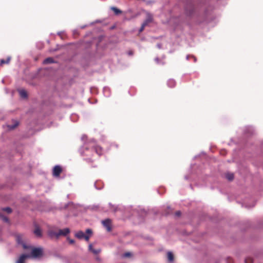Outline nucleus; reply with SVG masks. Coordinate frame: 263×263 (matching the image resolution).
<instances>
[{
    "label": "nucleus",
    "instance_id": "nucleus-1",
    "mask_svg": "<svg viewBox=\"0 0 263 263\" xmlns=\"http://www.w3.org/2000/svg\"><path fill=\"white\" fill-rule=\"evenodd\" d=\"M79 152L81 155L84 156H92L93 153L100 156L102 154V149L97 144L96 141L94 139H91L85 143L80 148Z\"/></svg>",
    "mask_w": 263,
    "mask_h": 263
},
{
    "label": "nucleus",
    "instance_id": "nucleus-2",
    "mask_svg": "<svg viewBox=\"0 0 263 263\" xmlns=\"http://www.w3.org/2000/svg\"><path fill=\"white\" fill-rule=\"evenodd\" d=\"M85 233L82 231H79L75 234V236L79 239H85L86 241H88L90 236L92 234V231L90 229H87Z\"/></svg>",
    "mask_w": 263,
    "mask_h": 263
},
{
    "label": "nucleus",
    "instance_id": "nucleus-3",
    "mask_svg": "<svg viewBox=\"0 0 263 263\" xmlns=\"http://www.w3.org/2000/svg\"><path fill=\"white\" fill-rule=\"evenodd\" d=\"M185 11L186 14L189 16H192L193 14L195 11V7L191 0L187 1V3L185 6Z\"/></svg>",
    "mask_w": 263,
    "mask_h": 263
},
{
    "label": "nucleus",
    "instance_id": "nucleus-4",
    "mask_svg": "<svg viewBox=\"0 0 263 263\" xmlns=\"http://www.w3.org/2000/svg\"><path fill=\"white\" fill-rule=\"evenodd\" d=\"M30 258H38L43 256V250L41 248H33L30 254H28Z\"/></svg>",
    "mask_w": 263,
    "mask_h": 263
},
{
    "label": "nucleus",
    "instance_id": "nucleus-5",
    "mask_svg": "<svg viewBox=\"0 0 263 263\" xmlns=\"http://www.w3.org/2000/svg\"><path fill=\"white\" fill-rule=\"evenodd\" d=\"M111 221L110 219H106L102 221V223L103 226L106 229L107 232H110L111 231Z\"/></svg>",
    "mask_w": 263,
    "mask_h": 263
},
{
    "label": "nucleus",
    "instance_id": "nucleus-6",
    "mask_svg": "<svg viewBox=\"0 0 263 263\" xmlns=\"http://www.w3.org/2000/svg\"><path fill=\"white\" fill-rule=\"evenodd\" d=\"M16 241L18 244L21 245L25 249H28L31 248V246H27L25 243H24L21 236L20 235H17L16 236Z\"/></svg>",
    "mask_w": 263,
    "mask_h": 263
},
{
    "label": "nucleus",
    "instance_id": "nucleus-7",
    "mask_svg": "<svg viewBox=\"0 0 263 263\" xmlns=\"http://www.w3.org/2000/svg\"><path fill=\"white\" fill-rule=\"evenodd\" d=\"M62 171V167L60 165H56L53 168L52 175L53 176L58 177Z\"/></svg>",
    "mask_w": 263,
    "mask_h": 263
},
{
    "label": "nucleus",
    "instance_id": "nucleus-8",
    "mask_svg": "<svg viewBox=\"0 0 263 263\" xmlns=\"http://www.w3.org/2000/svg\"><path fill=\"white\" fill-rule=\"evenodd\" d=\"M153 21V15L150 13H146V18L144 22L142 23L145 25V26H147L148 24L152 23Z\"/></svg>",
    "mask_w": 263,
    "mask_h": 263
},
{
    "label": "nucleus",
    "instance_id": "nucleus-9",
    "mask_svg": "<svg viewBox=\"0 0 263 263\" xmlns=\"http://www.w3.org/2000/svg\"><path fill=\"white\" fill-rule=\"evenodd\" d=\"M254 130L252 126H247L245 129V134L247 136L252 135L254 134Z\"/></svg>",
    "mask_w": 263,
    "mask_h": 263
},
{
    "label": "nucleus",
    "instance_id": "nucleus-10",
    "mask_svg": "<svg viewBox=\"0 0 263 263\" xmlns=\"http://www.w3.org/2000/svg\"><path fill=\"white\" fill-rule=\"evenodd\" d=\"M70 233V230L69 228H65L64 229H60L58 231L59 237L60 236H66Z\"/></svg>",
    "mask_w": 263,
    "mask_h": 263
},
{
    "label": "nucleus",
    "instance_id": "nucleus-11",
    "mask_svg": "<svg viewBox=\"0 0 263 263\" xmlns=\"http://www.w3.org/2000/svg\"><path fill=\"white\" fill-rule=\"evenodd\" d=\"M29 258L30 256L29 255H27L26 254H23L20 256L16 263H24L25 259Z\"/></svg>",
    "mask_w": 263,
    "mask_h": 263
},
{
    "label": "nucleus",
    "instance_id": "nucleus-12",
    "mask_svg": "<svg viewBox=\"0 0 263 263\" xmlns=\"http://www.w3.org/2000/svg\"><path fill=\"white\" fill-rule=\"evenodd\" d=\"M12 122V124L7 125V127L9 130H12L14 129L18 125L19 122L17 120H13Z\"/></svg>",
    "mask_w": 263,
    "mask_h": 263
},
{
    "label": "nucleus",
    "instance_id": "nucleus-13",
    "mask_svg": "<svg viewBox=\"0 0 263 263\" xmlns=\"http://www.w3.org/2000/svg\"><path fill=\"white\" fill-rule=\"evenodd\" d=\"M95 188L100 190L103 187V183L101 181H97L94 183Z\"/></svg>",
    "mask_w": 263,
    "mask_h": 263
},
{
    "label": "nucleus",
    "instance_id": "nucleus-14",
    "mask_svg": "<svg viewBox=\"0 0 263 263\" xmlns=\"http://www.w3.org/2000/svg\"><path fill=\"white\" fill-rule=\"evenodd\" d=\"M54 63V61L52 58L49 57L45 59L43 61L44 64H48Z\"/></svg>",
    "mask_w": 263,
    "mask_h": 263
},
{
    "label": "nucleus",
    "instance_id": "nucleus-15",
    "mask_svg": "<svg viewBox=\"0 0 263 263\" xmlns=\"http://www.w3.org/2000/svg\"><path fill=\"white\" fill-rule=\"evenodd\" d=\"M167 86L169 87L173 88L176 85V82L174 79H170L167 83Z\"/></svg>",
    "mask_w": 263,
    "mask_h": 263
},
{
    "label": "nucleus",
    "instance_id": "nucleus-16",
    "mask_svg": "<svg viewBox=\"0 0 263 263\" xmlns=\"http://www.w3.org/2000/svg\"><path fill=\"white\" fill-rule=\"evenodd\" d=\"M19 94L21 97L23 98H26L27 97V93L25 90L20 89L19 90Z\"/></svg>",
    "mask_w": 263,
    "mask_h": 263
},
{
    "label": "nucleus",
    "instance_id": "nucleus-17",
    "mask_svg": "<svg viewBox=\"0 0 263 263\" xmlns=\"http://www.w3.org/2000/svg\"><path fill=\"white\" fill-rule=\"evenodd\" d=\"M0 219L5 222H9V219L0 211Z\"/></svg>",
    "mask_w": 263,
    "mask_h": 263
},
{
    "label": "nucleus",
    "instance_id": "nucleus-18",
    "mask_svg": "<svg viewBox=\"0 0 263 263\" xmlns=\"http://www.w3.org/2000/svg\"><path fill=\"white\" fill-rule=\"evenodd\" d=\"M103 93L106 97L110 96V90L108 87H104L103 88Z\"/></svg>",
    "mask_w": 263,
    "mask_h": 263
},
{
    "label": "nucleus",
    "instance_id": "nucleus-19",
    "mask_svg": "<svg viewBox=\"0 0 263 263\" xmlns=\"http://www.w3.org/2000/svg\"><path fill=\"white\" fill-rule=\"evenodd\" d=\"M226 177L228 180L232 181L234 179V174L233 173H227Z\"/></svg>",
    "mask_w": 263,
    "mask_h": 263
},
{
    "label": "nucleus",
    "instance_id": "nucleus-20",
    "mask_svg": "<svg viewBox=\"0 0 263 263\" xmlns=\"http://www.w3.org/2000/svg\"><path fill=\"white\" fill-rule=\"evenodd\" d=\"M167 258L170 262H172L174 260V255L171 252L167 253Z\"/></svg>",
    "mask_w": 263,
    "mask_h": 263
},
{
    "label": "nucleus",
    "instance_id": "nucleus-21",
    "mask_svg": "<svg viewBox=\"0 0 263 263\" xmlns=\"http://www.w3.org/2000/svg\"><path fill=\"white\" fill-rule=\"evenodd\" d=\"M10 60V57H8L7 60L1 59L0 61V65L2 66L4 64H8Z\"/></svg>",
    "mask_w": 263,
    "mask_h": 263
},
{
    "label": "nucleus",
    "instance_id": "nucleus-22",
    "mask_svg": "<svg viewBox=\"0 0 263 263\" xmlns=\"http://www.w3.org/2000/svg\"><path fill=\"white\" fill-rule=\"evenodd\" d=\"M49 235L51 237L53 236H55L57 238L59 237L58 232H57L53 231H51L49 232Z\"/></svg>",
    "mask_w": 263,
    "mask_h": 263
},
{
    "label": "nucleus",
    "instance_id": "nucleus-23",
    "mask_svg": "<svg viewBox=\"0 0 263 263\" xmlns=\"http://www.w3.org/2000/svg\"><path fill=\"white\" fill-rule=\"evenodd\" d=\"M111 10H112L114 11V12H115V13L117 15L118 14H121L122 13V11L121 10H120V9H118L116 7H111Z\"/></svg>",
    "mask_w": 263,
    "mask_h": 263
},
{
    "label": "nucleus",
    "instance_id": "nucleus-24",
    "mask_svg": "<svg viewBox=\"0 0 263 263\" xmlns=\"http://www.w3.org/2000/svg\"><path fill=\"white\" fill-rule=\"evenodd\" d=\"M34 233L37 236H41V231L40 229L37 228L34 231Z\"/></svg>",
    "mask_w": 263,
    "mask_h": 263
},
{
    "label": "nucleus",
    "instance_id": "nucleus-25",
    "mask_svg": "<svg viewBox=\"0 0 263 263\" xmlns=\"http://www.w3.org/2000/svg\"><path fill=\"white\" fill-rule=\"evenodd\" d=\"M190 58H192L194 59V62H196V61H197V59L193 55H187L186 57V59L187 60H189L190 59Z\"/></svg>",
    "mask_w": 263,
    "mask_h": 263
},
{
    "label": "nucleus",
    "instance_id": "nucleus-26",
    "mask_svg": "<svg viewBox=\"0 0 263 263\" xmlns=\"http://www.w3.org/2000/svg\"><path fill=\"white\" fill-rule=\"evenodd\" d=\"M3 211H6L8 213H10L12 212V209L9 207H6L3 209Z\"/></svg>",
    "mask_w": 263,
    "mask_h": 263
},
{
    "label": "nucleus",
    "instance_id": "nucleus-27",
    "mask_svg": "<svg viewBox=\"0 0 263 263\" xmlns=\"http://www.w3.org/2000/svg\"><path fill=\"white\" fill-rule=\"evenodd\" d=\"M155 62H156L157 64H161L163 65V64H164V62H160V59H159L158 57H156V58L155 59Z\"/></svg>",
    "mask_w": 263,
    "mask_h": 263
},
{
    "label": "nucleus",
    "instance_id": "nucleus-28",
    "mask_svg": "<svg viewBox=\"0 0 263 263\" xmlns=\"http://www.w3.org/2000/svg\"><path fill=\"white\" fill-rule=\"evenodd\" d=\"M132 254L130 252H126L123 254V257H128L131 256Z\"/></svg>",
    "mask_w": 263,
    "mask_h": 263
},
{
    "label": "nucleus",
    "instance_id": "nucleus-29",
    "mask_svg": "<svg viewBox=\"0 0 263 263\" xmlns=\"http://www.w3.org/2000/svg\"><path fill=\"white\" fill-rule=\"evenodd\" d=\"M101 250L100 249H93L92 250V252L95 254H97L100 252Z\"/></svg>",
    "mask_w": 263,
    "mask_h": 263
},
{
    "label": "nucleus",
    "instance_id": "nucleus-30",
    "mask_svg": "<svg viewBox=\"0 0 263 263\" xmlns=\"http://www.w3.org/2000/svg\"><path fill=\"white\" fill-rule=\"evenodd\" d=\"M71 120L73 122L74 121H76L77 120V116L76 115H72L71 116Z\"/></svg>",
    "mask_w": 263,
    "mask_h": 263
},
{
    "label": "nucleus",
    "instance_id": "nucleus-31",
    "mask_svg": "<svg viewBox=\"0 0 263 263\" xmlns=\"http://www.w3.org/2000/svg\"><path fill=\"white\" fill-rule=\"evenodd\" d=\"M145 27H146V26H145V25H144V24H142V25H141V27H140V29H139V32H142V31H143V30H144V28H145Z\"/></svg>",
    "mask_w": 263,
    "mask_h": 263
},
{
    "label": "nucleus",
    "instance_id": "nucleus-32",
    "mask_svg": "<svg viewBox=\"0 0 263 263\" xmlns=\"http://www.w3.org/2000/svg\"><path fill=\"white\" fill-rule=\"evenodd\" d=\"M181 212H180V211H177V212L175 213V215H176V216L179 217V216H180L181 215Z\"/></svg>",
    "mask_w": 263,
    "mask_h": 263
},
{
    "label": "nucleus",
    "instance_id": "nucleus-33",
    "mask_svg": "<svg viewBox=\"0 0 263 263\" xmlns=\"http://www.w3.org/2000/svg\"><path fill=\"white\" fill-rule=\"evenodd\" d=\"M93 249H94L92 247V245L91 244H90L89 245V250L91 252L92 250H93Z\"/></svg>",
    "mask_w": 263,
    "mask_h": 263
},
{
    "label": "nucleus",
    "instance_id": "nucleus-34",
    "mask_svg": "<svg viewBox=\"0 0 263 263\" xmlns=\"http://www.w3.org/2000/svg\"><path fill=\"white\" fill-rule=\"evenodd\" d=\"M96 259L99 262H101L102 261L101 258L99 256H97Z\"/></svg>",
    "mask_w": 263,
    "mask_h": 263
},
{
    "label": "nucleus",
    "instance_id": "nucleus-35",
    "mask_svg": "<svg viewBox=\"0 0 263 263\" xmlns=\"http://www.w3.org/2000/svg\"><path fill=\"white\" fill-rule=\"evenodd\" d=\"M157 48H158L159 49H161V47H162V45L160 44V43H158L157 44Z\"/></svg>",
    "mask_w": 263,
    "mask_h": 263
},
{
    "label": "nucleus",
    "instance_id": "nucleus-36",
    "mask_svg": "<svg viewBox=\"0 0 263 263\" xmlns=\"http://www.w3.org/2000/svg\"><path fill=\"white\" fill-rule=\"evenodd\" d=\"M206 21H206V18H205V17H204V18H203V20H202V21H200L199 23H201V22H206Z\"/></svg>",
    "mask_w": 263,
    "mask_h": 263
},
{
    "label": "nucleus",
    "instance_id": "nucleus-37",
    "mask_svg": "<svg viewBox=\"0 0 263 263\" xmlns=\"http://www.w3.org/2000/svg\"><path fill=\"white\" fill-rule=\"evenodd\" d=\"M85 160L87 162H91V159H90V158H86V159H85Z\"/></svg>",
    "mask_w": 263,
    "mask_h": 263
},
{
    "label": "nucleus",
    "instance_id": "nucleus-38",
    "mask_svg": "<svg viewBox=\"0 0 263 263\" xmlns=\"http://www.w3.org/2000/svg\"><path fill=\"white\" fill-rule=\"evenodd\" d=\"M74 242V240L73 239H69V243H73Z\"/></svg>",
    "mask_w": 263,
    "mask_h": 263
},
{
    "label": "nucleus",
    "instance_id": "nucleus-39",
    "mask_svg": "<svg viewBox=\"0 0 263 263\" xmlns=\"http://www.w3.org/2000/svg\"><path fill=\"white\" fill-rule=\"evenodd\" d=\"M128 53L129 55H132L133 54V52L130 51H129Z\"/></svg>",
    "mask_w": 263,
    "mask_h": 263
},
{
    "label": "nucleus",
    "instance_id": "nucleus-40",
    "mask_svg": "<svg viewBox=\"0 0 263 263\" xmlns=\"http://www.w3.org/2000/svg\"><path fill=\"white\" fill-rule=\"evenodd\" d=\"M86 137L85 136H82V139L83 140H84V139Z\"/></svg>",
    "mask_w": 263,
    "mask_h": 263
},
{
    "label": "nucleus",
    "instance_id": "nucleus-41",
    "mask_svg": "<svg viewBox=\"0 0 263 263\" xmlns=\"http://www.w3.org/2000/svg\"><path fill=\"white\" fill-rule=\"evenodd\" d=\"M184 178L186 180L188 179L189 178V177L187 176H185Z\"/></svg>",
    "mask_w": 263,
    "mask_h": 263
},
{
    "label": "nucleus",
    "instance_id": "nucleus-42",
    "mask_svg": "<svg viewBox=\"0 0 263 263\" xmlns=\"http://www.w3.org/2000/svg\"><path fill=\"white\" fill-rule=\"evenodd\" d=\"M61 32H59L58 33V34L59 35H61Z\"/></svg>",
    "mask_w": 263,
    "mask_h": 263
},
{
    "label": "nucleus",
    "instance_id": "nucleus-43",
    "mask_svg": "<svg viewBox=\"0 0 263 263\" xmlns=\"http://www.w3.org/2000/svg\"><path fill=\"white\" fill-rule=\"evenodd\" d=\"M246 263H252L251 261L250 262H248L247 260L245 261Z\"/></svg>",
    "mask_w": 263,
    "mask_h": 263
},
{
    "label": "nucleus",
    "instance_id": "nucleus-44",
    "mask_svg": "<svg viewBox=\"0 0 263 263\" xmlns=\"http://www.w3.org/2000/svg\"><path fill=\"white\" fill-rule=\"evenodd\" d=\"M73 204V203H72V202H69V203H68V204Z\"/></svg>",
    "mask_w": 263,
    "mask_h": 263
}]
</instances>
